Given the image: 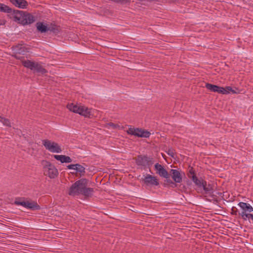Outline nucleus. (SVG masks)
<instances>
[{
  "label": "nucleus",
  "mask_w": 253,
  "mask_h": 253,
  "mask_svg": "<svg viewBox=\"0 0 253 253\" xmlns=\"http://www.w3.org/2000/svg\"><path fill=\"white\" fill-rule=\"evenodd\" d=\"M88 182L89 180L86 178H81L76 181L70 187L68 194L72 196L82 194L85 197H91L94 192V189L87 187Z\"/></svg>",
  "instance_id": "1"
},
{
  "label": "nucleus",
  "mask_w": 253,
  "mask_h": 253,
  "mask_svg": "<svg viewBox=\"0 0 253 253\" xmlns=\"http://www.w3.org/2000/svg\"><path fill=\"white\" fill-rule=\"evenodd\" d=\"M10 19L22 25H27L34 23L36 17L27 11L16 10L14 16H10Z\"/></svg>",
  "instance_id": "2"
},
{
  "label": "nucleus",
  "mask_w": 253,
  "mask_h": 253,
  "mask_svg": "<svg viewBox=\"0 0 253 253\" xmlns=\"http://www.w3.org/2000/svg\"><path fill=\"white\" fill-rule=\"evenodd\" d=\"M22 65L32 71L34 74H37L39 76L43 75L46 74L48 71L45 69L41 64L39 62L26 60L22 61Z\"/></svg>",
  "instance_id": "3"
},
{
  "label": "nucleus",
  "mask_w": 253,
  "mask_h": 253,
  "mask_svg": "<svg viewBox=\"0 0 253 253\" xmlns=\"http://www.w3.org/2000/svg\"><path fill=\"white\" fill-rule=\"evenodd\" d=\"M25 197H18L15 199L14 204L17 206H21L25 208L30 210L33 211H39L41 210L40 206L36 201L29 199L25 201ZM28 199H26L27 200Z\"/></svg>",
  "instance_id": "4"
},
{
  "label": "nucleus",
  "mask_w": 253,
  "mask_h": 253,
  "mask_svg": "<svg viewBox=\"0 0 253 253\" xmlns=\"http://www.w3.org/2000/svg\"><path fill=\"white\" fill-rule=\"evenodd\" d=\"M12 54L11 56L16 59L20 60L22 63L24 60V57L20 55H25L29 52V48L26 47L24 44H17L11 47Z\"/></svg>",
  "instance_id": "5"
},
{
  "label": "nucleus",
  "mask_w": 253,
  "mask_h": 253,
  "mask_svg": "<svg viewBox=\"0 0 253 253\" xmlns=\"http://www.w3.org/2000/svg\"><path fill=\"white\" fill-rule=\"evenodd\" d=\"M41 164L43 167V173L46 176H48L50 178H54L58 174V172L55 167L50 162L42 160Z\"/></svg>",
  "instance_id": "6"
},
{
  "label": "nucleus",
  "mask_w": 253,
  "mask_h": 253,
  "mask_svg": "<svg viewBox=\"0 0 253 253\" xmlns=\"http://www.w3.org/2000/svg\"><path fill=\"white\" fill-rule=\"evenodd\" d=\"M136 165L138 166H142L144 169L150 167L153 164V158L148 157L147 155H139L135 158Z\"/></svg>",
  "instance_id": "7"
},
{
  "label": "nucleus",
  "mask_w": 253,
  "mask_h": 253,
  "mask_svg": "<svg viewBox=\"0 0 253 253\" xmlns=\"http://www.w3.org/2000/svg\"><path fill=\"white\" fill-rule=\"evenodd\" d=\"M42 144L46 149L51 152L59 153L62 152L60 145L54 141L44 139L42 140Z\"/></svg>",
  "instance_id": "8"
},
{
  "label": "nucleus",
  "mask_w": 253,
  "mask_h": 253,
  "mask_svg": "<svg viewBox=\"0 0 253 253\" xmlns=\"http://www.w3.org/2000/svg\"><path fill=\"white\" fill-rule=\"evenodd\" d=\"M127 133L129 134L141 138H149L151 135V133L149 131L141 128L130 127L127 130Z\"/></svg>",
  "instance_id": "9"
},
{
  "label": "nucleus",
  "mask_w": 253,
  "mask_h": 253,
  "mask_svg": "<svg viewBox=\"0 0 253 253\" xmlns=\"http://www.w3.org/2000/svg\"><path fill=\"white\" fill-rule=\"evenodd\" d=\"M141 180L147 186H157L160 184L157 177L149 174H146L145 177L142 178Z\"/></svg>",
  "instance_id": "10"
},
{
  "label": "nucleus",
  "mask_w": 253,
  "mask_h": 253,
  "mask_svg": "<svg viewBox=\"0 0 253 253\" xmlns=\"http://www.w3.org/2000/svg\"><path fill=\"white\" fill-rule=\"evenodd\" d=\"M181 172V170L174 169H170L169 171L170 176L173 180V182L177 186L178 183H180L182 182L183 177Z\"/></svg>",
  "instance_id": "11"
},
{
  "label": "nucleus",
  "mask_w": 253,
  "mask_h": 253,
  "mask_svg": "<svg viewBox=\"0 0 253 253\" xmlns=\"http://www.w3.org/2000/svg\"><path fill=\"white\" fill-rule=\"evenodd\" d=\"M154 169L156 171V174L162 178H167L169 175V172H168L163 165L159 163H156L154 165Z\"/></svg>",
  "instance_id": "12"
},
{
  "label": "nucleus",
  "mask_w": 253,
  "mask_h": 253,
  "mask_svg": "<svg viewBox=\"0 0 253 253\" xmlns=\"http://www.w3.org/2000/svg\"><path fill=\"white\" fill-rule=\"evenodd\" d=\"M202 190L204 191L205 194L210 195L212 194L213 192L212 184L210 183L207 184V181L204 180L203 186H201V188L199 189V192H202Z\"/></svg>",
  "instance_id": "13"
},
{
  "label": "nucleus",
  "mask_w": 253,
  "mask_h": 253,
  "mask_svg": "<svg viewBox=\"0 0 253 253\" xmlns=\"http://www.w3.org/2000/svg\"><path fill=\"white\" fill-rule=\"evenodd\" d=\"M16 10V9H12L4 4L0 3V11L8 13V16L10 18V16H14Z\"/></svg>",
  "instance_id": "14"
},
{
  "label": "nucleus",
  "mask_w": 253,
  "mask_h": 253,
  "mask_svg": "<svg viewBox=\"0 0 253 253\" xmlns=\"http://www.w3.org/2000/svg\"><path fill=\"white\" fill-rule=\"evenodd\" d=\"M75 170V171L71 172V173L73 175H75L76 176L82 177L85 175V168L79 164H76V167Z\"/></svg>",
  "instance_id": "15"
},
{
  "label": "nucleus",
  "mask_w": 253,
  "mask_h": 253,
  "mask_svg": "<svg viewBox=\"0 0 253 253\" xmlns=\"http://www.w3.org/2000/svg\"><path fill=\"white\" fill-rule=\"evenodd\" d=\"M49 24L43 22H38L36 23L37 31L41 33H45L48 31Z\"/></svg>",
  "instance_id": "16"
},
{
  "label": "nucleus",
  "mask_w": 253,
  "mask_h": 253,
  "mask_svg": "<svg viewBox=\"0 0 253 253\" xmlns=\"http://www.w3.org/2000/svg\"><path fill=\"white\" fill-rule=\"evenodd\" d=\"M48 31L54 35H57L61 31L60 26L56 25L55 23H50L48 25Z\"/></svg>",
  "instance_id": "17"
},
{
  "label": "nucleus",
  "mask_w": 253,
  "mask_h": 253,
  "mask_svg": "<svg viewBox=\"0 0 253 253\" xmlns=\"http://www.w3.org/2000/svg\"><path fill=\"white\" fill-rule=\"evenodd\" d=\"M10 2L19 8H26L28 5L26 0H9Z\"/></svg>",
  "instance_id": "18"
},
{
  "label": "nucleus",
  "mask_w": 253,
  "mask_h": 253,
  "mask_svg": "<svg viewBox=\"0 0 253 253\" xmlns=\"http://www.w3.org/2000/svg\"><path fill=\"white\" fill-rule=\"evenodd\" d=\"M170 175L169 174L167 178H164L165 180L162 183L164 187L175 188L177 186L173 182V180L171 179Z\"/></svg>",
  "instance_id": "19"
},
{
  "label": "nucleus",
  "mask_w": 253,
  "mask_h": 253,
  "mask_svg": "<svg viewBox=\"0 0 253 253\" xmlns=\"http://www.w3.org/2000/svg\"><path fill=\"white\" fill-rule=\"evenodd\" d=\"M53 157L57 161H60L61 163H71L72 161V159L67 156L66 155H53Z\"/></svg>",
  "instance_id": "20"
},
{
  "label": "nucleus",
  "mask_w": 253,
  "mask_h": 253,
  "mask_svg": "<svg viewBox=\"0 0 253 253\" xmlns=\"http://www.w3.org/2000/svg\"><path fill=\"white\" fill-rule=\"evenodd\" d=\"M191 180L195 183L197 187L196 190H197L198 192H199V189L201 188V186H203L204 179H203L202 177H200L199 178L196 175H194L191 176Z\"/></svg>",
  "instance_id": "21"
},
{
  "label": "nucleus",
  "mask_w": 253,
  "mask_h": 253,
  "mask_svg": "<svg viewBox=\"0 0 253 253\" xmlns=\"http://www.w3.org/2000/svg\"><path fill=\"white\" fill-rule=\"evenodd\" d=\"M238 205L243 210V212H251L253 211V208L249 204L241 202Z\"/></svg>",
  "instance_id": "22"
},
{
  "label": "nucleus",
  "mask_w": 253,
  "mask_h": 253,
  "mask_svg": "<svg viewBox=\"0 0 253 253\" xmlns=\"http://www.w3.org/2000/svg\"><path fill=\"white\" fill-rule=\"evenodd\" d=\"M205 87L210 91L213 92H219L220 86L210 83H206Z\"/></svg>",
  "instance_id": "23"
},
{
  "label": "nucleus",
  "mask_w": 253,
  "mask_h": 253,
  "mask_svg": "<svg viewBox=\"0 0 253 253\" xmlns=\"http://www.w3.org/2000/svg\"><path fill=\"white\" fill-rule=\"evenodd\" d=\"M79 106L78 104L70 103L67 105V107L70 111L76 113V112H78Z\"/></svg>",
  "instance_id": "24"
},
{
  "label": "nucleus",
  "mask_w": 253,
  "mask_h": 253,
  "mask_svg": "<svg viewBox=\"0 0 253 253\" xmlns=\"http://www.w3.org/2000/svg\"><path fill=\"white\" fill-rule=\"evenodd\" d=\"M81 115L85 117L89 118L91 115V109H89L84 106L83 108V113L81 114Z\"/></svg>",
  "instance_id": "25"
},
{
  "label": "nucleus",
  "mask_w": 253,
  "mask_h": 253,
  "mask_svg": "<svg viewBox=\"0 0 253 253\" xmlns=\"http://www.w3.org/2000/svg\"><path fill=\"white\" fill-rule=\"evenodd\" d=\"M0 122H1L4 126L11 127V123L9 119L0 116Z\"/></svg>",
  "instance_id": "26"
},
{
  "label": "nucleus",
  "mask_w": 253,
  "mask_h": 253,
  "mask_svg": "<svg viewBox=\"0 0 253 253\" xmlns=\"http://www.w3.org/2000/svg\"><path fill=\"white\" fill-rule=\"evenodd\" d=\"M242 217V218L244 220H246L247 218L251 219L253 217V214L249 213H247L246 212H242L241 213H239Z\"/></svg>",
  "instance_id": "27"
},
{
  "label": "nucleus",
  "mask_w": 253,
  "mask_h": 253,
  "mask_svg": "<svg viewBox=\"0 0 253 253\" xmlns=\"http://www.w3.org/2000/svg\"><path fill=\"white\" fill-rule=\"evenodd\" d=\"M178 191H180L182 192H185L187 190V188L185 185L183 184L178 183L177 186L176 187V188Z\"/></svg>",
  "instance_id": "28"
},
{
  "label": "nucleus",
  "mask_w": 253,
  "mask_h": 253,
  "mask_svg": "<svg viewBox=\"0 0 253 253\" xmlns=\"http://www.w3.org/2000/svg\"><path fill=\"white\" fill-rule=\"evenodd\" d=\"M218 93L222 94H227L229 93V91L227 89V86L225 87L220 86Z\"/></svg>",
  "instance_id": "29"
},
{
  "label": "nucleus",
  "mask_w": 253,
  "mask_h": 253,
  "mask_svg": "<svg viewBox=\"0 0 253 253\" xmlns=\"http://www.w3.org/2000/svg\"><path fill=\"white\" fill-rule=\"evenodd\" d=\"M188 176L191 179V176L196 175L195 171L193 167H190L189 170L187 173Z\"/></svg>",
  "instance_id": "30"
},
{
  "label": "nucleus",
  "mask_w": 253,
  "mask_h": 253,
  "mask_svg": "<svg viewBox=\"0 0 253 253\" xmlns=\"http://www.w3.org/2000/svg\"><path fill=\"white\" fill-rule=\"evenodd\" d=\"M168 155L174 158L175 155L174 150L172 149H169L167 152Z\"/></svg>",
  "instance_id": "31"
},
{
  "label": "nucleus",
  "mask_w": 253,
  "mask_h": 253,
  "mask_svg": "<svg viewBox=\"0 0 253 253\" xmlns=\"http://www.w3.org/2000/svg\"><path fill=\"white\" fill-rule=\"evenodd\" d=\"M108 125L110 126H111L113 128H119V129L120 128V126L118 124H115L111 122V123H108Z\"/></svg>",
  "instance_id": "32"
},
{
  "label": "nucleus",
  "mask_w": 253,
  "mask_h": 253,
  "mask_svg": "<svg viewBox=\"0 0 253 253\" xmlns=\"http://www.w3.org/2000/svg\"><path fill=\"white\" fill-rule=\"evenodd\" d=\"M84 107V106L80 105L79 107V109H78V112H76V113L79 114L81 115V114L83 113Z\"/></svg>",
  "instance_id": "33"
},
{
  "label": "nucleus",
  "mask_w": 253,
  "mask_h": 253,
  "mask_svg": "<svg viewBox=\"0 0 253 253\" xmlns=\"http://www.w3.org/2000/svg\"><path fill=\"white\" fill-rule=\"evenodd\" d=\"M238 212V211L235 207H232V208L231 209V214H232L237 215Z\"/></svg>",
  "instance_id": "34"
},
{
  "label": "nucleus",
  "mask_w": 253,
  "mask_h": 253,
  "mask_svg": "<svg viewBox=\"0 0 253 253\" xmlns=\"http://www.w3.org/2000/svg\"><path fill=\"white\" fill-rule=\"evenodd\" d=\"M76 167V164H71L68 166H67V168L70 169H73L75 170V168Z\"/></svg>",
  "instance_id": "35"
},
{
  "label": "nucleus",
  "mask_w": 253,
  "mask_h": 253,
  "mask_svg": "<svg viewBox=\"0 0 253 253\" xmlns=\"http://www.w3.org/2000/svg\"><path fill=\"white\" fill-rule=\"evenodd\" d=\"M227 89L229 91L232 92L233 93H236V92L232 89L231 86H227Z\"/></svg>",
  "instance_id": "36"
},
{
  "label": "nucleus",
  "mask_w": 253,
  "mask_h": 253,
  "mask_svg": "<svg viewBox=\"0 0 253 253\" xmlns=\"http://www.w3.org/2000/svg\"><path fill=\"white\" fill-rule=\"evenodd\" d=\"M5 22L6 21H3L2 22H1V23H0V25H4L5 24Z\"/></svg>",
  "instance_id": "37"
},
{
  "label": "nucleus",
  "mask_w": 253,
  "mask_h": 253,
  "mask_svg": "<svg viewBox=\"0 0 253 253\" xmlns=\"http://www.w3.org/2000/svg\"><path fill=\"white\" fill-rule=\"evenodd\" d=\"M190 182L188 180V181L187 184H188V185H189V184H190Z\"/></svg>",
  "instance_id": "38"
},
{
  "label": "nucleus",
  "mask_w": 253,
  "mask_h": 253,
  "mask_svg": "<svg viewBox=\"0 0 253 253\" xmlns=\"http://www.w3.org/2000/svg\"><path fill=\"white\" fill-rule=\"evenodd\" d=\"M214 201L215 202H218V201H217V199H214Z\"/></svg>",
  "instance_id": "39"
},
{
  "label": "nucleus",
  "mask_w": 253,
  "mask_h": 253,
  "mask_svg": "<svg viewBox=\"0 0 253 253\" xmlns=\"http://www.w3.org/2000/svg\"><path fill=\"white\" fill-rule=\"evenodd\" d=\"M218 194H219V195H221V193H218Z\"/></svg>",
  "instance_id": "40"
},
{
  "label": "nucleus",
  "mask_w": 253,
  "mask_h": 253,
  "mask_svg": "<svg viewBox=\"0 0 253 253\" xmlns=\"http://www.w3.org/2000/svg\"><path fill=\"white\" fill-rule=\"evenodd\" d=\"M211 196V197H213V196H214V195H212Z\"/></svg>",
  "instance_id": "41"
}]
</instances>
